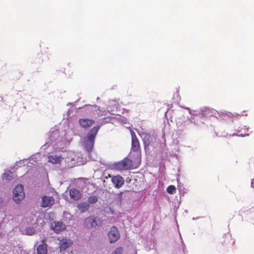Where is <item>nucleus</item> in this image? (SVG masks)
Listing matches in <instances>:
<instances>
[{"mask_svg":"<svg viewBox=\"0 0 254 254\" xmlns=\"http://www.w3.org/2000/svg\"><path fill=\"white\" fill-rule=\"evenodd\" d=\"M90 207V204L86 202H81L77 204V208L81 212L87 211Z\"/></svg>","mask_w":254,"mask_h":254,"instance_id":"ddd939ff","label":"nucleus"},{"mask_svg":"<svg viewBox=\"0 0 254 254\" xmlns=\"http://www.w3.org/2000/svg\"><path fill=\"white\" fill-rule=\"evenodd\" d=\"M88 111L91 112H97L98 111H100V109L99 107L96 105L90 106L88 107Z\"/></svg>","mask_w":254,"mask_h":254,"instance_id":"6ab92c4d","label":"nucleus"},{"mask_svg":"<svg viewBox=\"0 0 254 254\" xmlns=\"http://www.w3.org/2000/svg\"><path fill=\"white\" fill-rule=\"evenodd\" d=\"M78 123L82 127L86 129L93 126L95 123V121L88 119H80L78 120Z\"/></svg>","mask_w":254,"mask_h":254,"instance_id":"9d476101","label":"nucleus"},{"mask_svg":"<svg viewBox=\"0 0 254 254\" xmlns=\"http://www.w3.org/2000/svg\"><path fill=\"white\" fill-rule=\"evenodd\" d=\"M111 181L114 184V187L117 189L121 188L125 184V180L124 178L120 175L112 177Z\"/></svg>","mask_w":254,"mask_h":254,"instance_id":"423d86ee","label":"nucleus"},{"mask_svg":"<svg viewBox=\"0 0 254 254\" xmlns=\"http://www.w3.org/2000/svg\"><path fill=\"white\" fill-rule=\"evenodd\" d=\"M99 126L94 127L89 131L87 138L88 142L86 144V147L88 151L93 147L95 136L99 129Z\"/></svg>","mask_w":254,"mask_h":254,"instance_id":"f03ea898","label":"nucleus"},{"mask_svg":"<svg viewBox=\"0 0 254 254\" xmlns=\"http://www.w3.org/2000/svg\"><path fill=\"white\" fill-rule=\"evenodd\" d=\"M176 190L174 185H170L167 188V192L169 194H174Z\"/></svg>","mask_w":254,"mask_h":254,"instance_id":"f3484780","label":"nucleus"},{"mask_svg":"<svg viewBox=\"0 0 254 254\" xmlns=\"http://www.w3.org/2000/svg\"><path fill=\"white\" fill-rule=\"evenodd\" d=\"M70 197L74 200H78L81 198V194L79 190L73 188L69 190Z\"/></svg>","mask_w":254,"mask_h":254,"instance_id":"9b49d317","label":"nucleus"},{"mask_svg":"<svg viewBox=\"0 0 254 254\" xmlns=\"http://www.w3.org/2000/svg\"><path fill=\"white\" fill-rule=\"evenodd\" d=\"M123 252V248L122 247H119L117 248L112 254H122Z\"/></svg>","mask_w":254,"mask_h":254,"instance_id":"412c9836","label":"nucleus"},{"mask_svg":"<svg viewBox=\"0 0 254 254\" xmlns=\"http://www.w3.org/2000/svg\"><path fill=\"white\" fill-rule=\"evenodd\" d=\"M145 146H148L149 145V143H147L146 142L144 141Z\"/></svg>","mask_w":254,"mask_h":254,"instance_id":"b1692460","label":"nucleus"},{"mask_svg":"<svg viewBox=\"0 0 254 254\" xmlns=\"http://www.w3.org/2000/svg\"><path fill=\"white\" fill-rule=\"evenodd\" d=\"M12 178V173L10 172H5L3 175V179L10 181Z\"/></svg>","mask_w":254,"mask_h":254,"instance_id":"dca6fc26","label":"nucleus"},{"mask_svg":"<svg viewBox=\"0 0 254 254\" xmlns=\"http://www.w3.org/2000/svg\"><path fill=\"white\" fill-rule=\"evenodd\" d=\"M113 167L118 171L131 170L134 168L132 161L127 157L115 163Z\"/></svg>","mask_w":254,"mask_h":254,"instance_id":"f257e3e1","label":"nucleus"},{"mask_svg":"<svg viewBox=\"0 0 254 254\" xmlns=\"http://www.w3.org/2000/svg\"><path fill=\"white\" fill-rule=\"evenodd\" d=\"M54 198L53 196L44 195L42 198L41 205L42 207H51L54 203Z\"/></svg>","mask_w":254,"mask_h":254,"instance_id":"0eeeda50","label":"nucleus"},{"mask_svg":"<svg viewBox=\"0 0 254 254\" xmlns=\"http://www.w3.org/2000/svg\"><path fill=\"white\" fill-rule=\"evenodd\" d=\"M49 162L53 164L60 163L61 161L62 157L61 156L50 155L48 157Z\"/></svg>","mask_w":254,"mask_h":254,"instance_id":"2eb2a0df","label":"nucleus"},{"mask_svg":"<svg viewBox=\"0 0 254 254\" xmlns=\"http://www.w3.org/2000/svg\"><path fill=\"white\" fill-rule=\"evenodd\" d=\"M72 244V241L70 239L63 238L60 241L59 248L61 251H64Z\"/></svg>","mask_w":254,"mask_h":254,"instance_id":"1a4fd4ad","label":"nucleus"},{"mask_svg":"<svg viewBox=\"0 0 254 254\" xmlns=\"http://www.w3.org/2000/svg\"><path fill=\"white\" fill-rule=\"evenodd\" d=\"M98 225L97 218L89 217L85 219L84 226L88 228L96 227Z\"/></svg>","mask_w":254,"mask_h":254,"instance_id":"6e6552de","label":"nucleus"},{"mask_svg":"<svg viewBox=\"0 0 254 254\" xmlns=\"http://www.w3.org/2000/svg\"><path fill=\"white\" fill-rule=\"evenodd\" d=\"M108 236L111 243L117 241L120 238V234L118 229L115 226L112 227L108 233Z\"/></svg>","mask_w":254,"mask_h":254,"instance_id":"20e7f679","label":"nucleus"},{"mask_svg":"<svg viewBox=\"0 0 254 254\" xmlns=\"http://www.w3.org/2000/svg\"><path fill=\"white\" fill-rule=\"evenodd\" d=\"M98 201V198L95 195L90 196L88 198V201L90 203H95Z\"/></svg>","mask_w":254,"mask_h":254,"instance_id":"aec40b11","label":"nucleus"},{"mask_svg":"<svg viewBox=\"0 0 254 254\" xmlns=\"http://www.w3.org/2000/svg\"><path fill=\"white\" fill-rule=\"evenodd\" d=\"M37 254H47V245L45 243L40 245L37 248Z\"/></svg>","mask_w":254,"mask_h":254,"instance_id":"4468645a","label":"nucleus"},{"mask_svg":"<svg viewBox=\"0 0 254 254\" xmlns=\"http://www.w3.org/2000/svg\"><path fill=\"white\" fill-rule=\"evenodd\" d=\"M52 229L55 232L57 233H59L65 229V226L63 224L62 222L57 221L55 222V224L53 227H52Z\"/></svg>","mask_w":254,"mask_h":254,"instance_id":"f8f14e48","label":"nucleus"},{"mask_svg":"<svg viewBox=\"0 0 254 254\" xmlns=\"http://www.w3.org/2000/svg\"><path fill=\"white\" fill-rule=\"evenodd\" d=\"M13 199L14 201L19 203L24 197L25 194L23 191V187L22 185H18L13 190Z\"/></svg>","mask_w":254,"mask_h":254,"instance_id":"7ed1b4c3","label":"nucleus"},{"mask_svg":"<svg viewBox=\"0 0 254 254\" xmlns=\"http://www.w3.org/2000/svg\"><path fill=\"white\" fill-rule=\"evenodd\" d=\"M204 112H209V109H206Z\"/></svg>","mask_w":254,"mask_h":254,"instance_id":"5701e85b","label":"nucleus"},{"mask_svg":"<svg viewBox=\"0 0 254 254\" xmlns=\"http://www.w3.org/2000/svg\"><path fill=\"white\" fill-rule=\"evenodd\" d=\"M35 230L32 227H27L26 229V233L29 235H32L35 233Z\"/></svg>","mask_w":254,"mask_h":254,"instance_id":"a211bd4d","label":"nucleus"},{"mask_svg":"<svg viewBox=\"0 0 254 254\" xmlns=\"http://www.w3.org/2000/svg\"><path fill=\"white\" fill-rule=\"evenodd\" d=\"M131 149L133 151L140 153L139 142L134 133L131 135Z\"/></svg>","mask_w":254,"mask_h":254,"instance_id":"39448f33","label":"nucleus"},{"mask_svg":"<svg viewBox=\"0 0 254 254\" xmlns=\"http://www.w3.org/2000/svg\"><path fill=\"white\" fill-rule=\"evenodd\" d=\"M150 137V135L147 134L145 135V137L146 138L149 140Z\"/></svg>","mask_w":254,"mask_h":254,"instance_id":"4be33fe9","label":"nucleus"}]
</instances>
